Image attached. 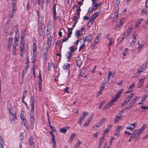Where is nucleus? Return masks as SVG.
<instances>
[{"mask_svg":"<svg viewBox=\"0 0 148 148\" xmlns=\"http://www.w3.org/2000/svg\"><path fill=\"white\" fill-rule=\"evenodd\" d=\"M123 90L122 89L120 90L118 92L116 96L112 99L111 101L106 104L103 108V109H106L109 108L110 106L113 104V102L116 101L121 96V94Z\"/></svg>","mask_w":148,"mask_h":148,"instance_id":"obj_1","label":"nucleus"},{"mask_svg":"<svg viewBox=\"0 0 148 148\" xmlns=\"http://www.w3.org/2000/svg\"><path fill=\"white\" fill-rule=\"evenodd\" d=\"M147 125L144 124L139 130H134L133 131L132 136L134 138L137 140L140 136V135L143 132L145 129L146 128Z\"/></svg>","mask_w":148,"mask_h":148,"instance_id":"obj_2","label":"nucleus"},{"mask_svg":"<svg viewBox=\"0 0 148 148\" xmlns=\"http://www.w3.org/2000/svg\"><path fill=\"white\" fill-rule=\"evenodd\" d=\"M9 118L11 123L14 125L16 124V120H17V117L15 111L9 113Z\"/></svg>","mask_w":148,"mask_h":148,"instance_id":"obj_3","label":"nucleus"},{"mask_svg":"<svg viewBox=\"0 0 148 148\" xmlns=\"http://www.w3.org/2000/svg\"><path fill=\"white\" fill-rule=\"evenodd\" d=\"M88 113L87 112H83L82 116L80 118L78 119V123L79 124V125L81 126L82 125V122L84 120L87 116Z\"/></svg>","mask_w":148,"mask_h":148,"instance_id":"obj_4","label":"nucleus"},{"mask_svg":"<svg viewBox=\"0 0 148 148\" xmlns=\"http://www.w3.org/2000/svg\"><path fill=\"white\" fill-rule=\"evenodd\" d=\"M51 9L52 10V13H53L52 16L53 17V19H54L56 21L57 19V17L56 16V4H54L53 6Z\"/></svg>","mask_w":148,"mask_h":148,"instance_id":"obj_5","label":"nucleus"},{"mask_svg":"<svg viewBox=\"0 0 148 148\" xmlns=\"http://www.w3.org/2000/svg\"><path fill=\"white\" fill-rule=\"evenodd\" d=\"M137 125V123L135 122L134 123H131L127 126L126 127L127 129H130L131 130L134 129Z\"/></svg>","mask_w":148,"mask_h":148,"instance_id":"obj_6","label":"nucleus"},{"mask_svg":"<svg viewBox=\"0 0 148 148\" xmlns=\"http://www.w3.org/2000/svg\"><path fill=\"white\" fill-rule=\"evenodd\" d=\"M136 102L134 101H131L129 104L125 108V110H129L134 105Z\"/></svg>","mask_w":148,"mask_h":148,"instance_id":"obj_7","label":"nucleus"},{"mask_svg":"<svg viewBox=\"0 0 148 148\" xmlns=\"http://www.w3.org/2000/svg\"><path fill=\"white\" fill-rule=\"evenodd\" d=\"M106 119L105 118H103L100 121H99V124L98 125H96L94 126L93 127V128L95 129V127H99L100 126H101L103 124V123H104V122L106 121Z\"/></svg>","mask_w":148,"mask_h":148,"instance_id":"obj_8","label":"nucleus"},{"mask_svg":"<svg viewBox=\"0 0 148 148\" xmlns=\"http://www.w3.org/2000/svg\"><path fill=\"white\" fill-rule=\"evenodd\" d=\"M136 32H135L133 34V40L130 43V46L131 47H133L135 44V43L136 40Z\"/></svg>","mask_w":148,"mask_h":148,"instance_id":"obj_9","label":"nucleus"},{"mask_svg":"<svg viewBox=\"0 0 148 148\" xmlns=\"http://www.w3.org/2000/svg\"><path fill=\"white\" fill-rule=\"evenodd\" d=\"M144 78H141L139 80L137 85V87L138 88H140L143 85L144 82Z\"/></svg>","mask_w":148,"mask_h":148,"instance_id":"obj_10","label":"nucleus"},{"mask_svg":"<svg viewBox=\"0 0 148 148\" xmlns=\"http://www.w3.org/2000/svg\"><path fill=\"white\" fill-rule=\"evenodd\" d=\"M47 44L48 46L50 47L51 44L52 37L50 35H49V34H47Z\"/></svg>","mask_w":148,"mask_h":148,"instance_id":"obj_11","label":"nucleus"},{"mask_svg":"<svg viewBox=\"0 0 148 148\" xmlns=\"http://www.w3.org/2000/svg\"><path fill=\"white\" fill-rule=\"evenodd\" d=\"M122 114L121 113H119L117 116L115 118L114 123H116L121 120Z\"/></svg>","mask_w":148,"mask_h":148,"instance_id":"obj_12","label":"nucleus"},{"mask_svg":"<svg viewBox=\"0 0 148 148\" xmlns=\"http://www.w3.org/2000/svg\"><path fill=\"white\" fill-rule=\"evenodd\" d=\"M25 39L21 40V42L20 44V48L21 51H24V45L25 44Z\"/></svg>","mask_w":148,"mask_h":148,"instance_id":"obj_13","label":"nucleus"},{"mask_svg":"<svg viewBox=\"0 0 148 148\" xmlns=\"http://www.w3.org/2000/svg\"><path fill=\"white\" fill-rule=\"evenodd\" d=\"M92 118L90 117L88 118L83 125V126L87 127L88 126L91 122Z\"/></svg>","mask_w":148,"mask_h":148,"instance_id":"obj_14","label":"nucleus"},{"mask_svg":"<svg viewBox=\"0 0 148 148\" xmlns=\"http://www.w3.org/2000/svg\"><path fill=\"white\" fill-rule=\"evenodd\" d=\"M34 108H31V109L30 113V119H34Z\"/></svg>","mask_w":148,"mask_h":148,"instance_id":"obj_15","label":"nucleus"},{"mask_svg":"<svg viewBox=\"0 0 148 148\" xmlns=\"http://www.w3.org/2000/svg\"><path fill=\"white\" fill-rule=\"evenodd\" d=\"M69 128V127H65L60 128L59 130V131L61 133L65 134Z\"/></svg>","mask_w":148,"mask_h":148,"instance_id":"obj_16","label":"nucleus"},{"mask_svg":"<svg viewBox=\"0 0 148 148\" xmlns=\"http://www.w3.org/2000/svg\"><path fill=\"white\" fill-rule=\"evenodd\" d=\"M7 108L8 110L9 113L13 112V109L12 108L11 104L10 103H8L7 104Z\"/></svg>","mask_w":148,"mask_h":148,"instance_id":"obj_17","label":"nucleus"},{"mask_svg":"<svg viewBox=\"0 0 148 148\" xmlns=\"http://www.w3.org/2000/svg\"><path fill=\"white\" fill-rule=\"evenodd\" d=\"M29 143L30 146L34 145V143L33 142V137L31 136L29 139Z\"/></svg>","mask_w":148,"mask_h":148,"instance_id":"obj_18","label":"nucleus"},{"mask_svg":"<svg viewBox=\"0 0 148 148\" xmlns=\"http://www.w3.org/2000/svg\"><path fill=\"white\" fill-rule=\"evenodd\" d=\"M104 138L103 136H102V137L100 138V141L98 144V148H101V147L103 143V139Z\"/></svg>","mask_w":148,"mask_h":148,"instance_id":"obj_19","label":"nucleus"},{"mask_svg":"<svg viewBox=\"0 0 148 148\" xmlns=\"http://www.w3.org/2000/svg\"><path fill=\"white\" fill-rule=\"evenodd\" d=\"M85 40L88 42H90L92 40L91 36L90 35H89L87 36H86L85 38H84Z\"/></svg>","mask_w":148,"mask_h":148,"instance_id":"obj_20","label":"nucleus"},{"mask_svg":"<svg viewBox=\"0 0 148 148\" xmlns=\"http://www.w3.org/2000/svg\"><path fill=\"white\" fill-rule=\"evenodd\" d=\"M77 49V47H75L74 46H72L70 47L69 48V49L70 50V51L72 53L73 52L75 51Z\"/></svg>","mask_w":148,"mask_h":148,"instance_id":"obj_21","label":"nucleus"},{"mask_svg":"<svg viewBox=\"0 0 148 148\" xmlns=\"http://www.w3.org/2000/svg\"><path fill=\"white\" fill-rule=\"evenodd\" d=\"M82 34V31L81 30H76L75 32V36L78 37L79 36H81Z\"/></svg>","mask_w":148,"mask_h":148,"instance_id":"obj_22","label":"nucleus"},{"mask_svg":"<svg viewBox=\"0 0 148 148\" xmlns=\"http://www.w3.org/2000/svg\"><path fill=\"white\" fill-rule=\"evenodd\" d=\"M76 63L77 66L80 67L82 65V62L81 59L79 58H78L76 61Z\"/></svg>","mask_w":148,"mask_h":148,"instance_id":"obj_23","label":"nucleus"},{"mask_svg":"<svg viewBox=\"0 0 148 148\" xmlns=\"http://www.w3.org/2000/svg\"><path fill=\"white\" fill-rule=\"evenodd\" d=\"M72 53L70 51H68L66 53V58L68 60H69L72 57Z\"/></svg>","mask_w":148,"mask_h":148,"instance_id":"obj_24","label":"nucleus"},{"mask_svg":"<svg viewBox=\"0 0 148 148\" xmlns=\"http://www.w3.org/2000/svg\"><path fill=\"white\" fill-rule=\"evenodd\" d=\"M100 40V36H96L94 41V45H96Z\"/></svg>","mask_w":148,"mask_h":148,"instance_id":"obj_25","label":"nucleus"},{"mask_svg":"<svg viewBox=\"0 0 148 148\" xmlns=\"http://www.w3.org/2000/svg\"><path fill=\"white\" fill-rule=\"evenodd\" d=\"M38 32L39 35L40 36H42L44 32L43 29L42 28H38Z\"/></svg>","mask_w":148,"mask_h":148,"instance_id":"obj_26","label":"nucleus"},{"mask_svg":"<svg viewBox=\"0 0 148 148\" xmlns=\"http://www.w3.org/2000/svg\"><path fill=\"white\" fill-rule=\"evenodd\" d=\"M30 125L31 129L32 130H33L34 127V119H30Z\"/></svg>","mask_w":148,"mask_h":148,"instance_id":"obj_27","label":"nucleus"},{"mask_svg":"<svg viewBox=\"0 0 148 148\" xmlns=\"http://www.w3.org/2000/svg\"><path fill=\"white\" fill-rule=\"evenodd\" d=\"M16 11V10H15V9H12L11 12L10 13V14H9V16L11 18H12L13 17Z\"/></svg>","mask_w":148,"mask_h":148,"instance_id":"obj_28","label":"nucleus"},{"mask_svg":"<svg viewBox=\"0 0 148 148\" xmlns=\"http://www.w3.org/2000/svg\"><path fill=\"white\" fill-rule=\"evenodd\" d=\"M82 143V142L79 140L75 144L74 148H79L81 144Z\"/></svg>","mask_w":148,"mask_h":148,"instance_id":"obj_29","label":"nucleus"},{"mask_svg":"<svg viewBox=\"0 0 148 148\" xmlns=\"http://www.w3.org/2000/svg\"><path fill=\"white\" fill-rule=\"evenodd\" d=\"M27 67H29V66L27 65V66L26 67V68L23 70V71L22 73V78H23L24 76L25 75V74L26 73L27 71Z\"/></svg>","mask_w":148,"mask_h":148,"instance_id":"obj_30","label":"nucleus"},{"mask_svg":"<svg viewBox=\"0 0 148 148\" xmlns=\"http://www.w3.org/2000/svg\"><path fill=\"white\" fill-rule=\"evenodd\" d=\"M76 135V134L75 133H73L70 136L69 141L70 142H72L74 138L75 137Z\"/></svg>","mask_w":148,"mask_h":148,"instance_id":"obj_31","label":"nucleus"},{"mask_svg":"<svg viewBox=\"0 0 148 148\" xmlns=\"http://www.w3.org/2000/svg\"><path fill=\"white\" fill-rule=\"evenodd\" d=\"M70 65L68 63H65L62 66L63 68L64 69H67L69 67Z\"/></svg>","mask_w":148,"mask_h":148,"instance_id":"obj_32","label":"nucleus"},{"mask_svg":"<svg viewBox=\"0 0 148 148\" xmlns=\"http://www.w3.org/2000/svg\"><path fill=\"white\" fill-rule=\"evenodd\" d=\"M37 4L38 5H40V1L41 4H42V5H43L45 4V1L44 0H36Z\"/></svg>","mask_w":148,"mask_h":148,"instance_id":"obj_33","label":"nucleus"},{"mask_svg":"<svg viewBox=\"0 0 148 148\" xmlns=\"http://www.w3.org/2000/svg\"><path fill=\"white\" fill-rule=\"evenodd\" d=\"M48 122L49 124V125L50 128L51 129V130L53 132L56 131V129L51 125L50 121L49 120V121H48Z\"/></svg>","mask_w":148,"mask_h":148,"instance_id":"obj_34","label":"nucleus"},{"mask_svg":"<svg viewBox=\"0 0 148 148\" xmlns=\"http://www.w3.org/2000/svg\"><path fill=\"white\" fill-rule=\"evenodd\" d=\"M133 94H132L130 95L128 97L125 99V100H127V101L129 102L132 99V98L133 97Z\"/></svg>","mask_w":148,"mask_h":148,"instance_id":"obj_35","label":"nucleus"},{"mask_svg":"<svg viewBox=\"0 0 148 148\" xmlns=\"http://www.w3.org/2000/svg\"><path fill=\"white\" fill-rule=\"evenodd\" d=\"M26 32V30L25 29L24 30V32L23 31L22 32V34L21 35V40H23V38L25 36V34L24 33V32Z\"/></svg>","mask_w":148,"mask_h":148,"instance_id":"obj_36","label":"nucleus"},{"mask_svg":"<svg viewBox=\"0 0 148 148\" xmlns=\"http://www.w3.org/2000/svg\"><path fill=\"white\" fill-rule=\"evenodd\" d=\"M94 19L91 18L90 20L89 21L88 25H89V26H90L93 23L94 20Z\"/></svg>","mask_w":148,"mask_h":148,"instance_id":"obj_37","label":"nucleus"},{"mask_svg":"<svg viewBox=\"0 0 148 148\" xmlns=\"http://www.w3.org/2000/svg\"><path fill=\"white\" fill-rule=\"evenodd\" d=\"M38 28H42V26H43V24L42 22H40V21H38Z\"/></svg>","mask_w":148,"mask_h":148,"instance_id":"obj_38","label":"nucleus"},{"mask_svg":"<svg viewBox=\"0 0 148 148\" xmlns=\"http://www.w3.org/2000/svg\"><path fill=\"white\" fill-rule=\"evenodd\" d=\"M24 139V136L23 133H21L20 135L19 140H23Z\"/></svg>","mask_w":148,"mask_h":148,"instance_id":"obj_39","label":"nucleus"},{"mask_svg":"<svg viewBox=\"0 0 148 148\" xmlns=\"http://www.w3.org/2000/svg\"><path fill=\"white\" fill-rule=\"evenodd\" d=\"M50 134L51 135L52 139V140H55V137L54 135L52 132L50 131L49 132Z\"/></svg>","mask_w":148,"mask_h":148,"instance_id":"obj_40","label":"nucleus"},{"mask_svg":"<svg viewBox=\"0 0 148 148\" xmlns=\"http://www.w3.org/2000/svg\"><path fill=\"white\" fill-rule=\"evenodd\" d=\"M112 75V73L111 71H110L108 73V77L107 79V81H109L110 80V78L111 77Z\"/></svg>","mask_w":148,"mask_h":148,"instance_id":"obj_41","label":"nucleus"},{"mask_svg":"<svg viewBox=\"0 0 148 148\" xmlns=\"http://www.w3.org/2000/svg\"><path fill=\"white\" fill-rule=\"evenodd\" d=\"M99 15V13L96 12L93 14L92 15V18L95 19V18Z\"/></svg>","mask_w":148,"mask_h":148,"instance_id":"obj_42","label":"nucleus"},{"mask_svg":"<svg viewBox=\"0 0 148 148\" xmlns=\"http://www.w3.org/2000/svg\"><path fill=\"white\" fill-rule=\"evenodd\" d=\"M113 38H109V43L108 44V45L110 46L111 45L113 42Z\"/></svg>","mask_w":148,"mask_h":148,"instance_id":"obj_43","label":"nucleus"},{"mask_svg":"<svg viewBox=\"0 0 148 148\" xmlns=\"http://www.w3.org/2000/svg\"><path fill=\"white\" fill-rule=\"evenodd\" d=\"M22 124L24 126H26V125H27V121L26 119H24V120H22Z\"/></svg>","mask_w":148,"mask_h":148,"instance_id":"obj_44","label":"nucleus"},{"mask_svg":"<svg viewBox=\"0 0 148 148\" xmlns=\"http://www.w3.org/2000/svg\"><path fill=\"white\" fill-rule=\"evenodd\" d=\"M128 50V48H125L123 51V56H126L127 53V51Z\"/></svg>","mask_w":148,"mask_h":148,"instance_id":"obj_45","label":"nucleus"},{"mask_svg":"<svg viewBox=\"0 0 148 148\" xmlns=\"http://www.w3.org/2000/svg\"><path fill=\"white\" fill-rule=\"evenodd\" d=\"M144 71L142 69H141L140 68V69L138 70L137 72L136 73V75H137V74H138V75H139V74Z\"/></svg>","mask_w":148,"mask_h":148,"instance_id":"obj_46","label":"nucleus"},{"mask_svg":"<svg viewBox=\"0 0 148 148\" xmlns=\"http://www.w3.org/2000/svg\"><path fill=\"white\" fill-rule=\"evenodd\" d=\"M121 1V0H116L115 2V5L117 6L119 5Z\"/></svg>","mask_w":148,"mask_h":148,"instance_id":"obj_47","label":"nucleus"},{"mask_svg":"<svg viewBox=\"0 0 148 148\" xmlns=\"http://www.w3.org/2000/svg\"><path fill=\"white\" fill-rule=\"evenodd\" d=\"M94 10V8L93 7H90L88 11V12L90 13Z\"/></svg>","mask_w":148,"mask_h":148,"instance_id":"obj_48","label":"nucleus"},{"mask_svg":"<svg viewBox=\"0 0 148 148\" xmlns=\"http://www.w3.org/2000/svg\"><path fill=\"white\" fill-rule=\"evenodd\" d=\"M104 103H105V101H101V103L99 105V106L98 107L99 109H100L103 106V105L104 104Z\"/></svg>","mask_w":148,"mask_h":148,"instance_id":"obj_49","label":"nucleus"},{"mask_svg":"<svg viewBox=\"0 0 148 148\" xmlns=\"http://www.w3.org/2000/svg\"><path fill=\"white\" fill-rule=\"evenodd\" d=\"M12 9H15V10H16V4L15 3H14L12 5Z\"/></svg>","mask_w":148,"mask_h":148,"instance_id":"obj_50","label":"nucleus"},{"mask_svg":"<svg viewBox=\"0 0 148 148\" xmlns=\"http://www.w3.org/2000/svg\"><path fill=\"white\" fill-rule=\"evenodd\" d=\"M135 84L134 83H133L129 87V88L131 89L132 90H133Z\"/></svg>","mask_w":148,"mask_h":148,"instance_id":"obj_51","label":"nucleus"},{"mask_svg":"<svg viewBox=\"0 0 148 148\" xmlns=\"http://www.w3.org/2000/svg\"><path fill=\"white\" fill-rule=\"evenodd\" d=\"M38 86L39 88V91H41L42 89V82H39V85H38Z\"/></svg>","mask_w":148,"mask_h":148,"instance_id":"obj_52","label":"nucleus"},{"mask_svg":"<svg viewBox=\"0 0 148 148\" xmlns=\"http://www.w3.org/2000/svg\"><path fill=\"white\" fill-rule=\"evenodd\" d=\"M146 65H145V64H143L140 68L141 69H142L144 71L146 69Z\"/></svg>","mask_w":148,"mask_h":148,"instance_id":"obj_53","label":"nucleus"},{"mask_svg":"<svg viewBox=\"0 0 148 148\" xmlns=\"http://www.w3.org/2000/svg\"><path fill=\"white\" fill-rule=\"evenodd\" d=\"M69 87H66L65 89H64V91L65 92H67L69 93L70 92L69 91Z\"/></svg>","mask_w":148,"mask_h":148,"instance_id":"obj_54","label":"nucleus"},{"mask_svg":"<svg viewBox=\"0 0 148 148\" xmlns=\"http://www.w3.org/2000/svg\"><path fill=\"white\" fill-rule=\"evenodd\" d=\"M35 101H31V108H34V104Z\"/></svg>","mask_w":148,"mask_h":148,"instance_id":"obj_55","label":"nucleus"},{"mask_svg":"<svg viewBox=\"0 0 148 148\" xmlns=\"http://www.w3.org/2000/svg\"><path fill=\"white\" fill-rule=\"evenodd\" d=\"M48 49L47 48H45L44 49L43 52V54H48Z\"/></svg>","mask_w":148,"mask_h":148,"instance_id":"obj_56","label":"nucleus"},{"mask_svg":"<svg viewBox=\"0 0 148 148\" xmlns=\"http://www.w3.org/2000/svg\"><path fill=\"white\" fill-rule=\"evenodd\" d=\"M52 141L53 143V148H56V142L55 140H52Z\"/></svg>","mask_w":148,"mask_h":148,"instance_id":"obj_57","label":"nucleus"},{"mask_svg":"<svg viewBox=\"0 0 148 148\" xmlns=\"http://www.w3.org/2000/svg\"><path fill=\"white\" fill-rule=\"evenodd\" d=\"M20 118L22 120H24V119H25V117L24 116L23 114H22V112L21 113L20 115Z\"/></svg>","mask_w":148,"mask_h":148,"instance_id":"obj_58","label":"nucleus"},{"mask_svg":"<svg viewBox=\"0 0 148 148\" xmlns=\"http://www.w3.org/2000/svg\"><path fill=\"white\" fill-rule=\"evenodd\" d=\"M128 102L127 100H125L122 104V106L123 105H126L127 104V103Z\"/></svg>","mask_w":148,"mask_h":148,"instance_id":"obj_59","label":"nucleus"},{"mask_svg":"<svg viewBox=\"0 0 148 148\" xmlns=\"http://www.w3.org/2000/svg\"><path fill=\"white\" fill-rule=\"evenodd\" d=\"M16 49H13L12 51V54L13 55L15 56L16 55Z\"/></svg>","mask_w":148,"mask_h":148,"instance_id":"obj_60","label":"nucleus"},{"mask_svg":"<svg viewBox=\"0 0 148 148\" xmlns=\"http://www.w3.org/2000/svg\"><path fill=\"white\" fill-rule=\"evenodd\" d=\"M51 64L50 63H49L48 64V70L49 71H50L51 70Z\"/></svg>","mask_w":148,"mask_h":148,"instance_id":"obj_61","label":"nucleus"},{"mask_svg":"<svg viewBox=\"0 0 148 148\" xmlns=\"http://www.w3.org/2000/svg\"><path fill=\"white\" fill-rule=\"evenodd\" d=\"M131 28H129L127 30V36H129L130 34L131 33Z\"/></svg>","mask_w":148,"mask_h":148,"instance_id":"obj_62","label":"nucleus"},{"mask_svg":"<svg viewBox=\"0 0 148 148\" xmlns=\"http://www.w3.org/2000/svg\"><path fill=\"white\" fill-rule=\"evenodd\" d=\"M30 8V7L29 5V3H27V4L26 6V10L28 12Z\"/></svg>","mask_w":148,"mask_h":148,"instance_id":"obj_63","label":"nucleus"},{"mask_svg":"<svg viewBox=\"0 0 148 148\" xmlns=\"http://www.w3.org/2000/svg\"><path fill=\"white\" fill-rule=\"evenodd\" d=\"M140 24L136 22V25L134 26V28L135 29L139 27L140 25Z\"/></svg>","mask_w":148,"mask_h":148,"instance_id":"obj_64","label":"nucleus"}]
</instances>
